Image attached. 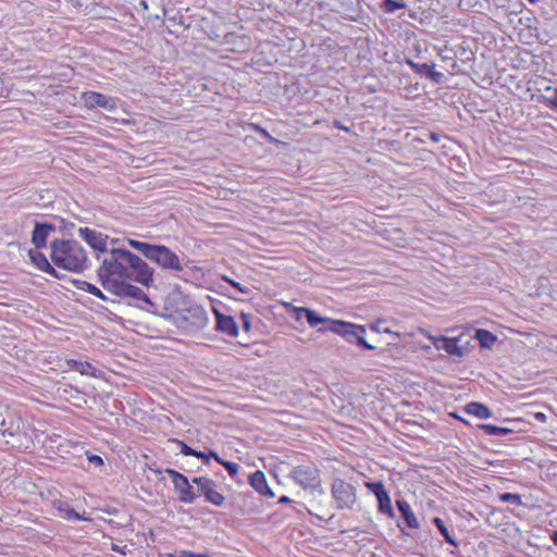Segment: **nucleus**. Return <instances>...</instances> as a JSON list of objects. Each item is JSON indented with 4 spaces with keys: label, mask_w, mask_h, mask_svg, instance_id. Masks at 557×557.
Returning <instances> with one entry per match:
<instances>
[{
    "label": "nucleus",
    "mask_w": 557,
    "mask_h": 557,
    "mask_svg": "<svg viewBox=\"0 0 557 557\" xmlns=\"http://www.w3.org/2000/svg\"><path fill=\"white\" fill-rule=\"evenodd\" d=\"M193 456L202 458L207 463L209 461V458L212 457L211 453L209 455H206L203 451H197V450H196V454H194Z\"/></svg>",
    "instance_id": "obj_38"
},
{
    "label": "nucleus",
    "mask_w": 557,
    "mask_h": 557,
    "mask_svg": "<svg viewBox=\"0 0 557 557\" xmlns=\"http://www.w3.org/2000/svg\"><path fill=\"white\" fill-rule=\"evenodd\" d=\"M87 457H88L89 462L95 465V466L103 465L102 458L100 456H98V455H87Z\"/></svg>",
    "instance_id": "obj_37"
},
{
    "label": "nucleus",
    "mask_w": 557,
    "mask_h": 557,
    "mask_svg": "<svg viewBox=\"0 0 557 557\" xmlns=\"http://www.w3.org/2000/svg\"><path fill=\"white\" fill-rule=\"evenodd\" d=\"M499 499L503 503H509V504L517 505V506L522 505V499L519 494H513V493H508V492L502 493V494H499Z\"/></svg>",
    "instance_id": "obj_30"
},
{
    "label": "nucleus",
    "mask_w": 557,
    "mask_h": 557,
    "mask_svg": "<svg viewBox=\"0 0 557 557\" xmlns=\"http://www.w3.org/2000/svg\"><path fill=\"white\" fill-rule=\"evenodd\" d=\"M478 428L480 430H482L485 434L491 435V436L503 437V436H507V435L513 433V430L510 428L497 426V425L487 424V423H481L478 425Z\"/></svg>",
    "instance_id": "obj_22"
},
{
    "label": "nucleus",
    "mask_w": 557,
    "mask_h": 557,
    "mask_svg": "<svg viewBox=\"0 0 557 557\" xmlns=\"http://www.w3.org/2000/svg\"><path fill=\"white\" fill-rule=\"evenodd\" d=\"M224 280H225L226 282H228L232 286H234L235 288H237L239 292H244V288L242 287L240 283L235 282V281H233V280H230V278H227V277H224Z\"/></svg>",
    "instance_id": "obj_39"
},
{
    "label": "nucleus",
    "mask_w": 557,
    "mask_h": 557,
    "mask_svg": "<svg viewBox=\"0 0 557 557\" xmlns=\"http://www.w3.org/2000/svg\"><path fill=\"white\" fill-rule=\"evenodd\" d=\"M331 493L339 510L352 509L357 503L356 487L342 479L333 481Z\"/></svg>",
    "instance_id": "obj_6"
},
{
    "label": "nucleus",
    "mask_w": 557,
    "mask_h": 557,
    "mask_svg": "<svg viewBox=\"0 0 557 557\" xmlns=\"http://www.w3.org/2000/svg\"><path fill=\"white\" fill-rule=\"evenodd\" d=\"M396 506L398 511L400 512L401 518L404 519V522L406 527L410 529H419L420 523L418 521L417 516L412 511L410 505L405 499H397Z\"/></svg>",
    "instance_id": "obj_17"
},
{
    "label": "nucleus",
    "mask_w": 557,
    "mask_h": 557,
    "mask_svg": "<svg viewBox=\"0 0 557 557\" xmlns=\"http://www.w3.org/2000/svg\"><path fill=\"white\" fill-rule=\"evenodd\" d=\"M53 232H55V226L53 224L36 222L32 234V243L36 249L45 247L49 236Z\"/></svg>",
    "instance_id": "obj_14"
},
{
    "label": "nucleus",
    "mask_w": 557,
    "mask_h": 557,
    "mask_svg": "<svg viewBox=\"0 0 557 557\" xmlns=\"http://www.w3.org/2000/svg\"><path fill=\"white\" fill-rule=\"evenodd\" d=\"M69 363H71L72 368L82 374H88V369H91V364L89 362L69 360Z\"/></svg>",
    "instance_id": "obj_32"
},
{
    "label": "nucleus",
    "mask_w": 557,
    "mask_h": 557,
    "mask_svg": "<svg viewBox=\"0 0 557 557\" xmlns=\"http://www.w3.org/2000/svg\"><path fill=\"white\" fill-rule=\"evenodd\" d=\"M546 92L552 95L544 97V102L552 109L557 110V87L546 86L544 88Z\"/></svg>",
    "instance_id": "obj_29"
},
{
    "label": "nucleus",
    "mask_w": 557,
    "mask_h": 557,
    "mask_svg": "<svg viewBox=\"0 0 557 557\" xmlns=\"http://www.w3.org/2000/svg\"><path fill=\"white\" fill-rule=\"evenodd\" d=\"M433 523L437 528L438 532L442 534L446 543L453 545L454 547H458V542L450 535L447 527L440 517L433 518Z\"/></svg>",
    "instance_id": "obj_23"
},
{
    "label": "nucleus",
    "mask_w": 557,
    "mask_h": 557,
    "mask_svg": "<svg viewBox=\"0 0 557 557\" xmlns=\"http://www.w3.org/2000/svg\"><path fill=\"white\" fill-rule=\"evenodd\" d=\"M288 478L304 490L319 491L320 493H323L321 490L320 470L314 465H299L293 467Z\"/></svg>",
    "instance_id": "obj_5"
},
{
    "label": "nucleus",
    "mask_w": 557,
    "mask_h": 557,
    "mask_svg": "<svg viewBox=\"0 0 557 557\" xmlns=\"http://www.w3.org/2000/svg\"><path fill=\"white\" fill-rule=\"evenodd\" d=\"M431 138H432V140H434V141H438V140H440L438 135H436V134H434V133H432V134H431Z\"/></svg>",
    "instance_id": "obj_45"
},
{
    "label": "nucleus",
    "mask_w": 557,
    "mask_h": 557,
    "mask_svg": "<svg viewBox=\"0 0 557 557\" xmlns=\"http://www.w3.org/2000/svg\"><path fill=\"white\" fill-rule=\"evenodd\" d=\"M294 318L297 321L306 319L311 327H318L319 332H332L343 337L348 344L360 346L361 348H375L366 341V326L334 320L329 317L320 315L317 311L305 307H293Z\"/></svg>",
    "instance_id": "obj_2"
},
{
    "label": "nucleus",
    "mask_w": 557,
    "mask_h": 557,
    "mask_svg": "<svg viewBox=\"0 0 557 557\" xmlns=\"http://www.w3.org/2000/svg\"><path fill=\"white\" fill-rule=\"evenodd\" d=\"M433 345L440 348V343H443L442 348H474V342L480 348H492L497 337L487 330L469 327L461 331L458 335L431 337Z\"/></svg>",
    "instance_id": "obj_4"
},
{
    "label": "nucleus",
    "mask_w": 557,
    "mask_h": 557,
    "mask_svg": "<svg viewBox=\"0 0 557 557\" xmlns=\"http://www.w3.org/2000/svg\"><path fill=\"white\" fill-rule=\"evenodd\" d=\"M78 235L85 239L88 245L94 249L102 253V257L109 252L107 248V236L103 237L101 233H98L88 227H79Z\"/></svg>",
    "instance_id": "obj_12"
},
{
    "label": "nucleus",
    "mask_w": 557,
    "mask_h": 557,
    "mask_svg": "<svg viewBox=\"0 0 557 557\" xmlns=\"http://www.w3.org/2000/svg\"><path fill=\"white\" fill-rule=\"evenodd\" d=\"M28 255H29V258L32 260V262L39 269L41 270L42 272H46L48 274H50L51 276L53 277H57L59 278V275H58V272L57 270L50 264V262L48 261V259L46 258V256L44 253H41L40 251H38V249L36 250H29L28 251Z\"/></svg>",
    "instance_id": "obj_18"
},
{
    "label": "nucleus",
    "mask_w": 557,
    "mask_h": 557,
    "mask_svg": "<svg viewBox=\"0 0 557 557\" xmlns=\"http://www.w3.org/2000/svg\"><path fill=\"white\" fill-rule=\"evenodd\" d=\"M112 549L114 552H117V553H121L122 555H125L126 554V546L124 547H120L119 545L116 544H112Z\"/></svg>",
    "instance_id": "obj_40"
},
{
    "label": "nucleus",
    "mask_w": 557,
    "mask_h": 557,
    "mask_svg": "<svg viewBox=\"0 0 557 557\" xmlns=\"http://www.w3.org/2000/svg\"><path fill=\"white\" fill-rule=\"evenodd\" d=\"M216 330L232 337L238 335V327L234 319L230 315L216 313Z\"/></svg>",
    "instance_id": "obj_19"
},
{
    "label": "nucleus",
    "mask_w": 557,
    "mask_h": 557,
    "mask_svg": "<svg viewBox=\"0 0 557 557\" xmlns=\"http://www.w3.org/2000/svg\"><path fill=\"white\" fill-rule=\"evenodd\" d=\"M132 281H124L120 284L112 283L110 286L111 288L108 289V292L120 296V297H129L134 299H144L148 300L146 294L144 290L133 284H131Z\"/></svg>",
    "instance_id": "obj_13"
},
{
    "label": "nucleus",
    "mask_w": 557,
    "mask_h": 557,
    "mask_svg": "<svg viewBox=\"0 0 557 557\" xmlns=\"http://www.w3.org/2000/svg\"><path fill=\"white\" fill-rule=\"evenodd\" d=\"M165 472L172 478L175 491L178 493V498L183 503H193L198 494L195 487L190 485L187 478L173 469H166Z\"/></svg>",
    "instance_id": "obj_9"
},
{
    "label": "nucleus",
    "mask_w": 557,
    "mask_h": 557,
    "mask_svg": "<svg viewBox=\"0 0 557 557\" xmlns=\"http://www.w3.org/2000/svg\"><path fill=\"white\" fill-rule=\"evenodd\" d=\"M81 100L88 110L96 108H102L110 112L116 109V100L112 97H107L103 94L97 91H84L81 94Z\"/></svg>",
    "instance_id": "obj_11"
},
{
    "label": "nucleus",
    "mask_w": 557,
    "mask_h": 557,
    "mask_svg": "<svg viewBox=\"0 0 557 557\" xmlns=\"http://www.w3.org/2000/svg\"><path fill=\"white\" fill-rule=\"evenodd\" d=\"M465 411L479 419H488L493 416V411L487 406L476 401L469 403L465 407Z\"/></svg>",
    "instance_id": "obj_21"
},
{
    "label": "nucleus",
    "mask_w": 557,
    "mask_h": 557,
    "mask_svg": "<svg viewBox=\"0 0 557 557\" xmlns=\"http://www.w3.org/2000/svg\"><path fill=\"white\" fill-rule=\"evenodd\" d=\"M366 486L371 491L377 500V509L381 513L386 515L388 518H395V512L392 507L391 497L381 481L367 482Z\"/></svg>",
    "instance_id": "obj_10"
},
{
    "label": "nucleus",
    "mask_w": 557,
    "mask_h": 557,
    "mask_svg": "<svg viewBox=\"0 0 557 557\" xmlns=\"http://www.w3.org/2000/svg\"><path fill=\"white\" fill-rule=\"evenodd\" d=\"M211 456H213V458L219 462L221 463L222 466H224V468L227 470L228 474L234 478L237 473H238V470H239V466L235 462H231V461H224L222 460L218 454H215L214 451L211 450Z\"/></svg>",
    "instance_id": "obj_28"
},
{
    "label": "nucleus",
    "mask_w": 557,
    "mask_h": 557,
    "mask_svg": "<svg viewBox=\"0 0 557 557\" xmlns=\"http://www.w3.org/2000/svg\"><path fill=\"white\" fill-rule=\"evenodd\" d=\"M250 131L260 132L265 138L273 140V138L264 129L260 128L253 123L246 124V133Z\"/></svg>",
    "instance_id": "obj_33"
},
{
    "label": "nucleus",
    "mask_w": 557,
    "mask_h": 557,
    "mask_svg": "<svg viewBox=\"0 0 557 557\" xmlns=\"http://www.w3.org/2000/svg\"><path fill=\"white\" fill-rule=\"evenodd\" d=\"M446 354L434 355L430 358L431 368L437 372L448 373L456 370L466 350H445Z\"/></svg>",
    "instance_id": "obj_8"
},
{
    "label": "nucleus",
    "mask_w": 557,
    "mask_h": 557,
    "mask_svg": "<svg viewBox=\"0 0 557 557\" xmlns=\"http://www.w3.org/2000/svg\"><path fill=\"white\" fill-rule=\"evenodd\" d=\"M406 7V3L404 1H396V0H383L381 8L386 13H395L399 9H404Z\"/></svg>",
    "instance_id": "obj_27"
},
{
    "label": "nucleus",
    "mask_w": 557,
    "mask_h": 557,
    "mask_svg": "<svg viewBox=\"0 0 557 557\" xmlns=\"http://www.w3.org/2000/svg\"><path fill=\"white\" fill-rule=\"evenodd\" d=\"M182 446L181 448V453L184 454L185 456H193L194 454H196V450L193 449L191 447L187 446L185 443L183 442H178Z\"/></svg>",
    "instance_id": "obj_36"
},
{
    "label": "nucleus",
    "mask_w": 557,
    "mask_h": 557,
    "mask_svg": "<svg viewBox=\"0 0 557 557\" xmlns=\"http://www.w3.org/2000/svg\"><path fill=\"white\" fill-rule=\"evenodd\" d=\"M127 244L134 248L135 250H137L138 252H140L143 256H145L146 258H148L149 253H150V250L152 248V244H148V243H144V242H139V240H136V239H127Z\"/></svg>",
    "instance_id": "obj_25"
},
{
    "label": "nucleus",
    "mask_w": 557,
    "mask_h": 557,
    "mask_svg": "<svg viewBox=\"0 0 557 557\" xmlns=\"http://www.w3.org/2000/svg\"><path fill=\"white\" fill-rule=\"evenodd\" d=\"M397 527L400 529V532L404 534V535H409L406 530L401 527V524L398 522L397 523Z\"/></svg>",
    "instance_id": "obj_44"
},
{
    "label": "nucleus",
    "mask_w": 557,
    "mask_h": 557,
    "mask_svg": "<svg viewBox=\"0 0 557 557\" xmlns=\"http://www.w3.org/2000/svg\"><path fill=\"white\" fill-rule=\"evenodd\" d=\"M245 327H246V332L249 331L250 324H249V322L247 320H246Z\"/></svg>",
    "instance_id": "obj_46"
},
{
    "label": "nucleus",
    "mask_w": 557,
    "mask_h": 557,
    "mask_svg": "<svg viewBox=\"0 0 557 557\" xmlns=\"http://www.w3.org/2000/svg\"><path fill=\"white\" fill-rule=\"evenodd\" d=\"M198 496L205 495L207 500L214 505H221L224 497L214 490V482L209 479V484L202 485L197 492Z\"/></svg>",
    "instance_id": "obj_20"
},
{
    "label": "nucleus",
    "mask_w": 557,
    "mask_h": 557,
    "mask_svg": "<svg viewBox=\"0 0 557 557\" xmlns=\"http://www.w3.org/2000/svg\"><path fill=\"white\" fill-rule=\"evenodd\" d=\"M193 483L197 485V487L195 488V491L197 492L202 485L209 484V479L205 476L194 478Z\"/></svg>",
    "instance_id": "obj_34"
},
{
    "label": "nucleus",
    "mask_w": 557,
    "mask_h": 557,
    "mask_svg": "<svg viewBox=\"0 0 557 557\" xmlns=\"http://www.w3.org/2000/svg\"><path fill=\"white\" fill-rule=\"evenodd\" d=\"M552 542L557 545V531H554L550 535Z\"/></svg>",
    "instance_id": "obj_42"
},
{
    "label": "nucleus",
    "mask_w": 557,
    "mask_h": 557,
    "mask_svg": "<svg viewBox=\"0 0 557 557\" xmlns=\"http://www.w3.org/2000/svg\"><path fill=\"white\" fill-rule=\"evenodd\" d=\"M426 75L435 83H440L443 78L442 73L432 71V69H430Z\"/></svg>",
    "instance_id": "obj_35"
},
{
    "label": "nucleus",
    "mask_w": 557,
    "mask_h": 557,
    "mask_svg": "<svg viewBox=\"0 0 557 557\" xmlns=\"http://www.w3.org/2000/svg\"><path fill=\"white\" fill-rule=\"evenodd\" d=\"M239 318L244 321V311L239 312Z\"/></svg>",
    "instance_id": "obj_47"
},
{
    "label": "nucleus",
    "mask_w": 557,
    "mask_h": 557,
    "mask_svg": "<svg viewBox=\"0 0 557 557\" xmlns=\"http://www.w3.org/2000/svg\"><path fill=\"white\" fill-rule=\"evenodd\" d=\"M50 248V258L55 267L76 273L87 268V253L77 242L72 239H54Z\"/></svg>",
    "instance_id": "obj_3"
},
{
    "label": "nucleus",
    "mask_w": 557,
    "mask_h": 557,
    "mask_svg": "<svg viewBox=\"0 0 557 557\" xmlns=\"http://www.w3.org/2000/svg\"><path fill=\"white\" fill-rule=\"evenodd\" d=\"M536 419L543 421L545 419V414L542 412L536 413Z\"/></svg>",
    "instance_id": "obj_43"
},
{
    "label": "nucleus",
    "mask_w": 557,
    "mask_h": 557,
    "mask_svg": "<svg viewBox=\"0 0 557 557\" xmlns=\"http://www.w3.org/2000/svg\"><path fill=\"white\" fill-rule=\"evenodd\" d=\"M78 288L91 294L92 296H96L102 300H106L107 297L103 295V293L94 284L88 283L86 281L78 282Z\"/></svg>",
    "instance_id": "obj_26"
},
{
    "label": "nucleus",
    "mask_w": 557,
    "mask_h": 557,
    "mask_svg": "<svg viewBox=\"0 0 557 557\" xmlns=\"http://www.w3.org/2000/svg\"><path fill=\"white\" fill-rule=\"evenodd\" d=\"M97 259L101 260L98 277L107 290L111 288L112 283L134 281L149 286L152 282L153 270L146 261L126 249L113 248L103 258L97 256Z\"/></svg>",
    "instance_id": "obj_1"
},
{
    "label": "nucleus",
    "mask_w": 557,
    "mask_h": 557,
    "mask_svg": "<svg viewBox=\"0 0 557 557\" xmlns=\"http://www.w3.org/2000/svg\"><path fill=\"white\" fill-rule=\"evenodd\" d=\"M20 430V422L7 409H0V432L14 435Z\"/></svg>",
    "instance_id": "obj_16"
},
{
    "label": "nucleus",
    "mask_w": 557,
    "mask_h": 557,
    "mask_svg": "<svg viewBox=\"0 0 557 557\" xmlns=\"http://www.w3.org/2000/svg\"><path fill=\"white\" fill-rule=\"evenodd\" d=\"M407 64L418 74H428L430 69H433L435 66L434 63H432L431 65H429L426 63L419 64L411 60H407Z\"/></svg>",
    "instance_id": "obj_31"
},
{
    "label": "nucleus",
    "mask_w": 557,
    "mask_h": 557,
    "mask_svg": "<svg viewBox=\"0 0 557 557\" xmlns=\"http://www.w3.org/2000/svg\"><path fill=\"white\" fill-rule=\"evenodd\" d=\"M147 259L157 263L162 269L175 272H181L184 269L181 258L162 245H153Z\"/></svg>",
    "instance_id": "obj_7"
},
{
    "label": "nucleus",
    "mask_w": 557,
    "mask_h": 557,
    "mask_svg": "<svg viewBox=\"0 0 557 557\" xmlns=\"http://www.w3.org/2000/svg\"><path fill=\"white\" fill-rule=\"evenodd\" d=\"M529 1L532 2V3L535 2V0H529Z\"/></svg>",
    "instance_id": "obj_48"
},
{
    "label": "nucleus",
    "mask_w": 557,
    "mask_h": 557,
    "mask_svg": "<svg viewBox=\"0 0 557 557\" xmlns=\"http://www.w3.org/2000/svg\"><path fill=\"white\" fill-rule=\"evenodd\" d=\"M249 484L258 492L261 496L273 498L275 494L268 485L265 475L262 471L257 470L248 475Z\"/></svg>",
    "instance_id": "obj_15"
},
{
    "label": "nucleus",
    "mask_w": 557,
    "mask_h": 557,
    "mask_svg": "<svg viewBox=\"0 0 557 557\" xmlns=\"http://www.w3.org/2000/svg\"><path fill=\"white\" fill-rule=\"evenodd\" d=\"M292 502H293V500H292L288 496L283 495V496H281V497L278 498V502H277V503H278V504L286 505V504H290Z\"/></svg>",
    "instance_id": "obj_41"
},
{
    "label": "nucleus",
    "mask_w": 557,
    "mask_h": 557,
    "mask_svg": "<svg viewBox=\"0 0 557 557\" xmlns=\"http://www.w3.org/2000/svg\"><path fill=\"white\" fill-rule=\"evenodd\" d=\"M369 329L376 334L385 333V334H394L392 329L387 325V321L383 319H379L373 323L369 324ZM397 335V333H395Z\"/></svg>",
    "instance_id": "obj_24"
}]
</instances>
